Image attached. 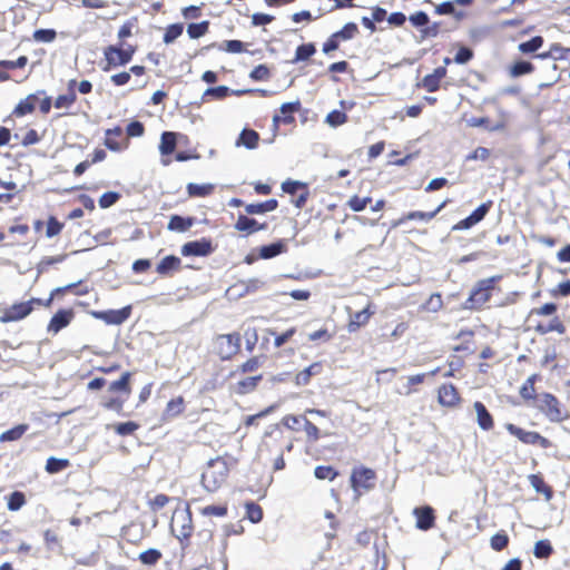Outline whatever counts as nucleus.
Returning a JSON list of instances; mask_svg holds the SVG:
<instances>
[{"label": "nucleus", "instance_id": "obj_1", "mask_svg": "<svg viewBox=\"0 0 570 570\" xmlns=\"http://www.w3.org/2000/svg\"><path fill=\"white\" fill-rule=\"evenodd\" d=\"M229 468L223 458L208 461L202 474V484L208 492H216L226 481Z\"/></svg>", "mask_w": 570, "mask_h": 570}, {"label": "nucleus", "instance_id": "obj_2", "mask_svg": "<svg viewBox=\"0 0 570 570\" xmlns=\"http://www.w3.org/2000/svg\"><path fill=\"white\" fill-rule=\"evenodd\" d=\"M495 279V277H490L479 281L472 289L469 298L464 302L463 308H479L485 304L490 299Z\"/></svg>", "mask_w": 570, "mask_h": 570}, {"label": "nucleus", "instance_id": "obj_3", "mask_svg": "<svg viewBox=\"0 0 570 570\" xmlns=\"http://www.w3.org/2000/svg\"><path fill=\"white\" fill-rule=\"evenodd\" d=\"M240 347V336L237 333L222 334L215 337L213 343L214 352L222 360H229L237 354Z\"/></svg>", "mask_w": 570, "mask_h": 570}, {"label": "nucleus", "instance_id": "obj_4", "mask_svg": "<svg viewBox=\"0 0 570 570\" xmlns=\"http://www.w3.org/2000/svg\"><path fill=\"white\" fill-rule=\"evenodd\" d=\"M540 409L551 422H561L569 416L568 412L560 406L557 397L549 393L541 395Z\"/></svg>", "mask_w": 570, "mask_h": 570}, {"label": "nucleus", "instance_id": "obj_5", "mask_svg": "<svg viewBox=\"0 0 570 570\" xmlns=\"http://www.w3.org/2000/svg\"><path fill=\"white\" fill-rule=\"evenodd\" d=\"M171 532L179 539H187L191 532V518L188 509L175 511L170 522Z\"/></svg>", "mask_w": 570, "mask_h": 570}, {"label": "nucleus", "instance_id": "obj_6", "mask_svg": "<svg viewBox=\"0 0 570 570\" xmlns=\"http://www.w3.org/2000/svg\"><path fill=\"white\" fill-rule=\"evenodd\" d=\"M283 433L278 425H272L265 431L262 442L258 446V454L264 455L265 453L272 454L277 453V448L283 446Z\"/></svg>", "mask_w": 570, "mask_h": 570}, {"label": "nucleus", "instance_id": "obj_7", "mask_svg": "<svg viewBox=\"0 0 570 570\" xmlns=\"http://www.w3.org/2000/svg\"><path fill=\"white\" fill-rule=\"evenodd\" d=\"M351 485L357 495H360V489L372 490L375 485V472L368 468L354 469L351 475Z\"/></svg>", "mask_w": 570, "mask_h": 570}, {"label": "nucleus", "instance_id": "obj_8", "mask_svg": "<svg viewBox=\"0 0 570 570\" xmlns=\"http://www.w3.org/2000/svg\"><path fill=\"white\" fill-rule=\"evenodd\" d=\"M40 304L41 301L38 298H33L29 302H21L13 304L11 307L7 308L2 316L0 317L1 323H9L20 321L27 317L32 312V304Z\"/></svg>", "mask_w": 570, "mask_h": 570}, {"label": "nucleus", "instance_id": "obj_9", "mask_svg": "<svg viewBox=\"0 0 570 570\" xmlns=\"http://www.w3.org/2000/svg\"><path fill=\"white\" fill-rule=\"evenodd\" d=\"M107 66L104 70H109L111 67L124 66L131 59V52L122 50L117 47L110 46L105 50Z\"/></svg>", "mask_w": 570, "mask_h": 570}, {"label": "nucleus", "instance_id": "obj_10", "mask_svg": "<svg viewBox=\"0 0 570 570\" xmlns=\"http://www.w3.org/2000/svg\"><path fill=\"white\" fill-rule=\"evenodd\" d=\"M131 307L126 306L121 309H110L104 312H94L92 315L105 321L107 324L119 325L122 324L130 316Z\"/></svg>", "mask_w": 570, "mask_h": 570}, {"label": "nucleus", "instance_id": "obj_11", "mask_svg": "<svg viewBox=\"0 0 570 570\" xmlns=\"http://www.w3.org/2000/svg\"><path fill=\"white\" fill-rule=\"evenodd\" d=\"M212 252V243L210 240L205 238L200 240L188 242L184 244L181 247V254L184 256H206L209 255Z\"/></svg>", "mask_w": 570, "mask_h": 570}, {"label": "nucleus", "instance_id": "obj_12", "mask_svg": "<svg viewBox=\"0 0 570 570\" xmlns=\"http://www.w3.org/2000/svg\"><path fill=\"white\" fill-rule=\"evenodd\" d=\"M413 514L416 517V527L421 530H429L434 524V511L431 507L415 508Z\"/></svg>", "mask_w": 570, "mask_h": 570}, {"label": "nucleus", "instance_id": "obj_13", "mask_svg": "<svg viewBox=\"0 0 570 570\" xmlns=\"http://www.w3.org/2000/svg\"><path fill=\"white\" fill-rule=\"evenodd\" d=\"M446 205V202H443L435 210L425 213V212H411L406 214L405 216L401 217L400 219L395 220L393 223V227H397L402 225L406 220H423V222H430L432 218H434Z\"/></svg>", "mask_w": 570, "mask_h": 570}, {"label": "nucleus", "instance_id": "obj_14", "mask_svg": "<svg viewBox=\"0 0 570 570\" xmlns=\"http://www.w3.org/2000/svg\"><path fill=\"white\" fill-rule=\"evenodd\" d=\"M507 430L514 436H517L520 441L528 443V444H535L539 441L546 442V439H543L539 433L531 432V431H524L514 424H508Z\"/></svg>", "mask_w": 570, "mask_h": 570}, {"label": "nucleus", "instance_id": "obj_15", "mask_svg": "<svg viewBox=\"0 0 570 570\" xmlns=\"http://www.w3.org/2000/svg\"><path fill=\"white\" fill-rule=\"evenodd\" d=\"M72 318V312L71 311H65L61 309L58 313H56L49 325H48V332L57 334L60 330L68 326L70 321Z\"/></svg>", "mask_w": 570, "mask_h": 570}, {"label": "nucleus", "instance_id": "obj_16", "mask_svg": "<svg viewBox=\"0 0 570 570\" xmlns=\"http://www.w3.org/2000/svg\"><path fill=\"white\" fill-rule=\"evenodd\" d=\"M460 400L454 385L444 384L439 389V402L444 406H454Z\"/></svg>", "mask_w": 570, "mask_h": 570}, {"label": "nucleus", "instance_id": "obj_17", "mask_svg": "<svg viewBox=\"0 0 570 570\" xmlns=\"http://www.w3.org/2000/svg\"><path fill=\"white\" fill-rule=\"evenodd\" d=\"M473 407L476 413V421L479 426L484 431L491 430L493 428V419L484 404L476 401L474 402Z\"/></svg>", "mask_w": 570, "mask_h": 570}, {"label": "nucleus", "instance_id": "obj_18", "mask_svg": "<svg viewBox=\"0 0 570 570\" xmlns=\"http://www.w3.org/2000/svg\"><path fill=\"white\" fill-rule=\"evenodd\" d=\"M266 228V224H259L254 218H249L246 215H239L237 222L235 224V229L239 232H246L252 234L257 230H262Z\"/></svg>", "mask_w": 570, "mask_h": 570}, {"label": "nucleus", "instance_id": "obj_19", "mask_svg": "<svg viewBox=\"0 0 570 570\" xmlns=\"http://www.w3.org/2000/svg\"><path fill=\"white\" fill-rule=\"evenodd\" d=\"M38 94H31L22 99L14 108L13 114L18 117L26 116L35 110L36 102L38 101Z\"/></svg>", "mask_w": 570, "mask_h": 570}, {"label": "nucleus", "instance_id": "obj_20", "mask_svg": "<svg viewBox=\"0 0 570 570\" xmlns=\"http://www.w3.org/2000/svg\"><path fill=\"white\" fill-rule=\"evenodd\" d=\"M259 135L252 129H243L240 132L236 146H244L248 149H255L258 145Z\"/></svg>", "mask_w": 570, "mask_h": 570}, {"label": "nucleus", "instance_id": "obj_21", "mask_svg": "<svg viewBox=\"0 0 570 570\" xmlns=\"http://www.w3.org/2000/svg\"><path fill=\"white\" fill-rule=\"evenodd\" d=\"M277 205H278V203L276 199H268L264 203L247 205L245 207V212L248 215L264 214V213L275 210L277 208Z\"/></svg>", "mask_w": 570, "mask_h": 570}, {"label": "nucleus", "instance_id": "obj_22", "mask_svg": "<svg viewBox=\"0 0 570 570\" xmlns=\"http://www.w3.org/2000/svg\"><path fill=\"white\" fill-rule=\"evenodd\" d=\"M286 252V244L284 240L262 246L259 249V256L264 259L273 258L282 253Z\"/></svg>", "mask_w": 570, "mask_h": 570}, {"label": "nucleus", "instance_id": "obj_23", "mask_svg": "<svg viewBox=\"0 0 570 570\" xmlns=\"http://www.w3.org/2000/svg\"><path fill=\"white\" fill-rule=\"evenodd\" d=\"M322 371L321 363H313L308 367L304 368L299 373H297L295 377V383L297 385H306L308 384L312 376L318 375Z\"/></svg>", "mask_w": 570, "mask_h": 570}, {"label": "nucleus", "instance_id": "obj_24", "mask_svg": "<svg viewBox=\"0 0 570 570\" xmlns=\"http://www.w3.org/2000/svg\"><path fill=\"white\" fill-rule=\"evenodd\" d=\"M194 225V218H184L178 215L170 217L167 228L173 232H186Z\"/></svg>", "mask_w": 570, "mask_h": 570}, {"label": "nucleus", "instance_id": "obj_25", "mask_svg": "<svg viewBox=\"0 0 570 570\" xmlns=\"http://www.w3.org/2000/svg\"><path fill=\"white\" fill-rule=\"evenodd\" d=\"M373 314V312H371L368 309V306L365 307L364 309L360 311V312H356L352 317H351V321L348 323V331L350 332H354L356 331L358 327H361L362 325H365L371 315Z\"/></svg>", "mask_w": 570, "mask_h": 570}, {"label": "nucleus", "instance_id": "obj_26", "mask_svg": "<svg viewBox=\"0 0 570 570\" xmlns=\"http://www.w3.org/2000/svg\"><path fill=\"white\" fill-rule=\"evenodd\" d=\"M176 148V134L165 131L161 135L159 151L161 155H170Z\"/></svg>", "mask_w": 570, "mask_h": 570}, {"label": "nucleus", "instance_id": "obj_27", "mask_svg": "<svg viewBox=\"0 0 570 570\" xmlns=\"http://www.w3.org/2000/svg\"><path fill=\"white\" fill-rule=\"evenodd\" d=\"M180 266V259L174 255L166 256L157 266V273L167 275L171 271L178 269Z\"/></svg>", "mask_w": 570, "mask_h": 570}, {"label": "nucleus", "instance_id": "obj_28", "mask_svg": "<svg viewBox=\"0 0 570 570\" xmlns=\"http://www.w3.org/2000/svg\"><path fill=\"white\" fill-rule=\"evenodd\" d=\"M426 379V374H415L406 377V382L403 384L402 389L399 391L400 394L411 395L415 392L414 386L422 384Z\"/></svg>", "mask_w": 570, "mask_h": 570}, {"label": "nucleus", "instance_id": "obj_29", "mask_svg": "<svg viewBox=\"0 0 570 570\" xmlns=\"http://www.w3.org/2000/svg\"><path fill=\"white\" fill-rule=\"evenodd\" d=\"M29 429L28 424H19L0 434V442H10L19 440Z\"/></svg>", "mask_w": 570, "mask_h": 570}, {"label": "nucleus", "instance_id": "obj_30", "mask_svg": "<svg viewBox=\"0 0 570 570\" xmlns=\"http://www.w3.org/2000/svg\"><path fill=\"white\" fill-rule=\"evenodd\" d=\"M529 481H530V484L532 485V488L538 493L544 494L547 501H549L552 498L551 488L544 483V481L541 476H539L537 474H531V475H529Z\"/></svg>", "mask_w": 570, "mask_h": 570}, {"label": "nucleus", "instance_id": "obj_31", "mask_svg": "<svg viewBox=\"0 0 570 570\" xmlns=\"http://www.w3.org/2000/svg\"><path fill=\"white\" fill-rule=\"evenodd\" d=\"M75 85H76V80L75 79L70 80L68 83L69 89H71ZM76 98L77 97H76L75 91L70 90L68 94L60 95L57 97V99L55 101V107L56 108H69L76 101Z\"/></svg>", "mask_w": 570, "mask_h": 570}, {"label": "nucleus", "instance_id": "obj_32", "mask_svg": "<svg viewBox=\"0 0 570 570\" xmlns=\"http://www.w3.org/2000/svg\"><path fill=\"white\" fill-rule=\"evenodd\" d=\"M130 376H131L130 372H125L119 380L112 382L109 385L108 390L110 392H124L127 395H129L131 392L130 386H129Z\"/></svg>", "mask_w": 570, "mask_h": 570}, {"label": "nucleus", "instance_id": "obj_33", "mask_svg": "<svg viewBox=\"0 0 570 570\" xmlns=\"http://www.w3.org/2000/svg\"><path fill=\"white\" fill-rule=\"evenodd\" d=\"M534 69L533 65L529 61L520 60L514 62L509 70L511 77L517 78L527 73L532 72Z\"/></svg>", "mask_w": 570, "mask_h": 570}, {"label": "nucleus", "instance_id": "obj_34", "mask_svg": "<svg viewBox=\"0 0 570 570\" xmlns=\"http://www.w3.org/2000/svg\"><path fill=\"white\" fill-rule=\"evenodd\" d=\"M261 379V375L246 377L237 383L235 391L239 394L249 393L255 390Z\"/></svg>", "mask_w": 570, "mask_h": 570}, {"label": "nucleus", "instance_id": "obj_35", "mask_svg": "<svg viewBox=\"0 0 570 570\" xmlns=\"http://www.w3.org/2000/svg\"><path fill=\"white\" fill-rule=\"evenodd\" d=\"M213 189H214V186L212 184L199 185V184L190 183L187 186V191H188L189 196H195V197H205V196L212 194Z\"/></svg>", "mask_w": 570, "mask_h": 570}, {"label": "nucleus", "instance_id": "obj_36", "mask_svg": "<svg viewBox=\"0 0 570 570\" xmlns=\"http://www.w3.org/2000/svg\"><path fill=\"white\" fill-rule=\"evenodd\" d=\"M67 466H69V461L67 459H57V458L50 456L46 463V471L48 473L53 474V473L62 471Z\"/></svg>", "mask_w": 570, "mask_h": 570}, {"label": "nucleus", "instance_id": "obj_37", "mask_svg": "<svg viewBox=\"0 0 570 570\" xmlns=\"http://www.w3.org/2000/svg\"><path fill=\"white\" fill-rule=\"evenodd\" d=\"M543 45V38L540 36L533 37L531 40L521 42L518 47L522 53H531L537 51Z\"/></svg>", "mask_w": 570, "mask_h": 570}, {"label": "nucleus", "instance_id": "obj_38", "mask_svg": "<svg viewBox=\"0 0 570 570\" xmlns=\"http://www.w3.org/2000/svg\"><path fill=\"white\" fill-rule=\"evenodd\" d=\"M161 556L159 550L148 549L139 554V560L146 566H154L160 560Z\"/></svg>", "mask_w": 570, "mask_h": 570}, {"label": "nucleus", "instance_id": "obj_39", "mask_svg": "<svg viewBox=\"0 0 570 570\" xmlns=\"http://www.w3.org/2000/svg\"><path fill=\"white\" fill-rule=\"evenodd\" d=\"M552 553V546L549 540H539L534 544L533 554L537 558H548Z\"/></svg>", "mask_w": 570, "mask_h": 570}, {"label": "nucleus", "instance_id": "obj_40", "mask_svg": "<svg viewBox=\"0 0 570 570\" xmlns=\"http://www.w3.org/2000/svg\"><path fill=\"white\" fill-rule=\"evenodd\" d=\"M442 296L439 293H434L430 296L426 303L421 306V308L431 313H436L442 308Z\"/></svg>", "mask_w": 570, "mask_h": 570}, {"label": "nucleus", "instance_id": "obj_41", "mask_svg": "<svg viewBox=\"0 0 570 570\" xmlns=\"http://www.w3.org/2000/svg\"><path fill=\"white\" fill-rule=\"evenodd\" d=\"M26 503V498L22 492L16 491L8 497V509L10 511H18Z\"/></svg>", "mask_w": 570, "mask_h": 570}, {"label": "nucleus", "instance_id": "obj_42", "mask_svg": "<svg viewBox=\"0 0 570 570\" xmlns=\"http://www.w3.org/2000/svg\"><path fill=\"white\" fill-rule=\"evenodd\" d=\"M537 331L540 334H547V333L553 332V331L562 334V333H564L566 328H564L563 324L558 318H553L547 325H542V324L538 325Z\"/></svg>", "mask_w": 570, "mask_h": 570}, {"label": "nucleus", "instance_id": "obj_43", "mask_svg": "<svg viewBox=\"0 0 570 570\" xmlns=\"http://www.w3.org/2000/svg\"><path fill=\"white\" fill-rule=\"evenodd\" d=\"M508 543H509V537L507 535V533L504 531H500V532L495 533L494 535H492V538L490 540V546L495 551L503 550L508 546Z\"/></svg>", "mask_w": 570, "mask_h": 570}, {"label": "nucleus", "instance_id": "obj_44", "mask_svg": "<svg viewBox=\"0 0 570 570\" xmlns=\"http://www.w3.org/2000/svg\"><path fill=\"white\" fill-rule=\"evenodd\" d=\"M208 21H203L199 23H190L187 27V33L191 39H197L204 36L208 30Z\"/></svg>", "mask_w": 570, "mask_h": 570}, {"label": "nucleus", "instance_id": "obj_45", "mask_svg": "<svg viewBox=\"0 0 570 570\" xmlns=\"http://www.w3.org/2000/svg\"><path fill=\"white\" fill-rule=\"evenodd\" d=\"M358 32L357 26L354 22L346 23L342 30L334 33V38H340L342 40L353 39Z\"/></svg>", "mask_w": 570, "mask_h": 570}, {"label": "nucleus", "instance_id": "obj_46", "mask_svg": "<svg viewBox=\"0 0 570 570\" xmlns=\"http://www.w3.org/2000/svg\"><path fill=\"white\" fill-rule=\"evenodd\" d=\"M314 53L315 47L313 43L301 45L296 49L295 59L293 60V62L306 60Z\"/></svg>", "mask_w": 570, "mask_h": 570}, {"label": "nucleus", "instance_id": "obj_47", "mask_svg": "<svg viewBox=\"0 0 570 570\" xmlns=\"http://www.w3.org/2000/svg\"><path fill=\"white\" fill-rule=\"evenodd\" d=\"M314 475L318 480H334L337 475V472L327 465H318L314 470Z\"/></svg>", "mask_w": 570, "mask_h": 570}, {"label": "nucleus", "instance_id": "obj_48", "mask_svg": "<svg viewBox=\"0 0 570 570\" xmlns=\"http://www.w3.org/2000/svg\"><path fill=\"white\" fill-rule=\"evenodd\" d=\"M534 381H535V375H531L527 379V381L521 386L520 395L524 400H532L534 397V395H535Z\"/></svg>", "mask_w": 570, "mask_h": 570}, {"label": "nucleus", "instance_id": "obj_49", "mask_svg": "<svg viewBox=\"0 0 570 570\" xmlns=\"http://www.w3.org/2000/svg\"><path fill=\"white\" fill-rule=\"evenodd\" d=\"M184 27L181 23H174L170 24L164 35V42L165 43H171L175 41L181 33H183Z\"/></svg>", "mask_w": 570, "mask_h": 570}, {"label": "nucleus", "instance_id": "obj_50", "mask_svg": "<svg viewBox=\"0 0 570 570\" xmlns=\"http://www.w3.org/2000/svg\"><path fill=\"white\" fill-rule=\"evenodd\" d=\"M246 515L253 523H257L263 518V510L258 504L250 502L246 504Z\"/></svg>", "mask_w": 570, "mask_h": 570}, {"label": "nucleus", "instance_id": "obj_51", "mask_svg": "<svg viewBox=\"0 0 570 570\" xmlns=\"http://www.w3.org/2000/svg\"><path fill=\"white\" fill-rule=\"evenodd\" d=\"M347 116L340 111V110H333L326 116V124H328L331 127H337L340 125H343L346 122Z\"/></svg>", "mask_w": 570, "mask_h": 570}, {"label": "nucleus", "instance_id": "obj_52", "mask_svg": "<svg viewBox=\"0 0 570 570\" xmlns=\"http://www.w3.org/2000/svg\"><path fill=\"white\" fill-rule=\"evenodd\" d=\"M56 31L53 29H39L33 33V39L39 42H52L56 39Z\"/></svg>", "mask_w": 570, "mask_h": 570}, {"label": "nucleus", "instance_id": "obj_53", "mask_svg": "<svg viewBox=\"0 0 570 570\" xmlns=\"http://www.w3.org/2000/svg\"><path fill=\"white\" fill-rule=\"evenodd\" d=\"M112 428L115 432L119 435H129L132 434L138 429V424L135 422H125L115 424Z\"/></svg>", "mask_w": 570, "mask_h": 570}, {"label": "nucleus", "instance_id": "obj_54", "mask_svg": "<svg viewBox=\"0 0 570 570\" xmlns=\"http://www.w3.org/2000/svg\"><path fill=\"white\" fill-rule=\"evenodd\" d=\"M229 92V88L226 86H218L215 88H207L203 95V98H206L208 96L215 98V99H223L225 98Z\"/></svg>", "mask_w": 570, "mask_h": 570}, {"label": "nucleus", "instance_id": "obj_55", "mask_svg": "<svg viewBox=\"0 0 570 570\" xmlns=\"http://www.w3.org/2000/svg\"><path fill=\"white\" fill-rule=\"evenodd\" d=\"M63 259H65V255H59V256H53V257H43L37 266L38 273L42 274V273L47 272V269L50 265L61 263Z\"/></svg>", "mask_w": 570, "mask_h": 570}, {"label": "nucleus", "instance_id": "obj_56", "mask_svg": "<svg viewBox=\"0 0 570 570\" xmlns=\"http://www.w3.org/2000/svg\"><path fill=\"white\" fill-rule=\"evenodd\" d=\"M491 205L492 203L491 202H488V203H483L481 204L475 210H473V213L470 215L471 217V220H473L475 223V225L481 222L485 215L488 214V212L490 210L491 208Z\"/></svg>", "mask_w": 570, "mask_h": 570}, {"label": "nucleus", "instance_id": "obj_57", "mask_svg": "<svg viewBox=\"0 0 570 570\" xmlns=\"http://www.w3.org/2000/svg\"><path fill=\"white\" fill-rule=\"evenodd\" d=\"M371 202V198L370 197H358V196H353L348 202H347V205L348 207L353 210V212H361L363 210L366 205Z\"/></svg>", "mask_w": 570, "mask_h": 570}, {"label": "nucleus", "instance_id": "obj_58", "mask_svg": "<svg viewBox=\"0 0 570 570\" xmlns=\"http://www.w3.org/2000/svg\"><path fill=\"white\" fill-rule=\"evenodd\" d=\"M120 195L116 191H107L102 194L99 198V206L101 208H108L112 206L118 199Z\"/></svg>", "mask_w": 570, "mask_h": 570}, {"label": "nucleus", "instance_id": "obj_59", "mask_svg": "<svg viewBox=\"0 0 570 570\" xmlns=\"http://www.w3.org/2000/svg\"><path fill=\"white\" fill-rule=\"evenodd\" d=\"M299 107V102H285L281 106V112L286 117L283 119L284 122H292L294 118L291 116L294 111H296Z\"/></svg>", "mask_w": 570, "mask_h": 570}, {"label": "nucleus", "instance_id": "obj_60", "mask_svg": "<svg viewBox=\"0 0 570 570\" xmlns=\"http://www.w3.org/2000/svg\"><path fill=\"white\" fill-rule=\"evenodd\" d=\"M549 55L553 59H568L570 55V48H563L559 43H553L550 48Z\"/></svg>", "mask_w": 570, "mask_h": 570}, {"label": "nucleus", "instance_id": "obj_61", "mask_svg": "<svg viewBox=\"0 0 570 570\" xmlns=\"http://www.w3.org/2000/svg\"><path fill=\"white\" fill-rule=\"evenodd\" d=\"M184 410V400L181 396L174 399L167 403L166 412L170 415H177Z\"/></svg>", "mask_w": 570, "mask_h": 570}, {"label": "nucleus", "instance_id": "obj_62", "mask_svg": "<svg viewBox=\"0 0 570 570\" xmlns=\"http://www.w3.org/2000/svg\"><path fill=\"white\" fill-rule=\"evenodd\" d=\"M304 431L309 441L316 442L320 439V430L307 419H304Z\"/></svg>", "mask_w": 570, "mask_h": 570}, {"label": "nucleus", "instance_id": "obj_63", "mask_svg": "<svg viewBox=\"0 0 570 570\" xmlns=\"http://www.w3.org/2000/svg\"><path fill=\"white\" fill-rule=\"evenodd\" d=\"M473 57V52L471 49L466 48V47H461L455 57H454V61L456 63H460V65H463V63H466L468 61H470Z\"/></svg>", "mask_w": 570, "mask_h": 570}, {"label": "nucleus", "instance_id": "obj_64", "mask_svg": "<svg viewBox=\"0 0 570 570\" xmlns=\"http://www.w3.org/2000/svg\"><path fill=\"white\" fill-rule=\"evenodd\" d=\"M62 229V224L59 223L55 217H50L47 224L46 235L47 237H53L58 235Z\"/></svg>", "mask_w": 570, "mask_h": 570}]
</instances>
